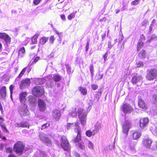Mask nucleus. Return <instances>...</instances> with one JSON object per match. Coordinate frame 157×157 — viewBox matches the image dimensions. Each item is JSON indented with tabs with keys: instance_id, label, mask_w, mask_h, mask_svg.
Wrapping results in <instances>:
<instances>
[{
	"instance_id": "1",
	"label": "nucleus",
	"mask_w": 157,
	"mask_h": 157,
	"mask_svg": "<svg viewBox=\"0 0 157 157\" xmlns=\"http://www.w3.org/2000/svg\"><path fill=\"white\" fill-rule=\"evenodd\" d=\"M83 109L81 108L78 109H75L70 113V114L73 117H75L77 116V113L78 115V117L80 120L81 124L84 126L86 123V114L84 112Z\"/></svg>"
},
{
	"instance_id": "2",
	"label": "nucleus",
	"mask_w": 157,
	"mask_h": 157,
	"mask_svg": "<svg viewBox=\"0 0 157 157\" xmlns=\"http://www.w3.org/2000/svg\"><path fill=\"white\" fill-rule=\"evenodd\" d=\"M27 106L25 104H21L18 108V112L21 117L28 116L29 112L27 109Z\"/></svg>"
},
{
	"instance_id": "3",
	"label": "nucleus",
	"mask_w": 157,
	"mask_h": 157,
	"mask_svg": "<svg viewBox=\"0 0 157 157\" xmlns=\"http://www.w3.org/2000/svg\"><path fill=\"white\" fill-rule=\"evenodd\" d=\"M44 92L43 87L39 86H35L32 90V93L33 95L39 97L42 96Z\"/></svg>"
},
{
	"instance_id": "4",
	"label": "nucleus",
	"mask_w": 157,
	"mask_h": 157,
	"mask_svg": "<svg viewBox=\"0 0 157 157\" xmlns=\"http://www.w3.org/2000/svg\"><path fill=\"white\" fill-rule=\"evenodd\" d=\"M132 124L131 122L127 120L125 121L122 125V132L127 136L128 134L129 129L132 128Z\"/></svg>"
},
{
	"instance_id": "5",
	"label": "nucleus",
	"mask_w": 157,
	"mask_h": 157,
	"mask_svg": "<svg viewBox=\"0 0 157 157\" xmlns=\"http://www.w3.org/2000/svg\"><path fill=\"white\" fill-rule=\"evenodd\" d=\"M24 148V146L22 143L18 142L14 146V150L16 153L19 154H22Z\"/></svg>"
},
{
	"instance_id": "6",
	"label": "nucleus",
	"mask_w": 157,
	"mask_h": 157,
	"mask_svg": "<svg viewBox=\"0 0 157 157\" xmlns=\"http://www.w3.org/2000/svg\"><path fill=\"white\" fill-rule=\"evenodd\" d=\"M157 77V70L156 69H151L147 74L146 78L149 81H152Z\"/></svg>"
},
{
	"instance_id": "7",
	"label": "nucleus",
	"mask_w": 157,
	"mask_h": 157,
	"mask_svg": "<svg viewBox=\"0 0 157 157\" xmlns=\"http://www.w3.org/2000/svg\"><path fill=\"white\" fill-rule=\"evenodd\" d=\"M61 144L62 148L65 151H68L70 150V147L68 141L64 136H63L61 138Z\"/></svg>"
},
{
	"instance_id": "8",
	"label": "nucleus",
	"mask_w": 157,
	"mask_h": 157,
	"mask_svg": "<svg viewBox=\"0 0 157 157\" xmlns=\"http://www.w3.org/2000/svg\"><path fill=\"white\" fill-rule=\"evenodd\" d=\"M31 84L30 79L26 78L23 79L20 83V88L22 89L28 87Z\"/></svg>"
},
{
	"instance_id": "9",
	"label": "nucleus",
	"mask_w": 157,
	"mask_h": 157,
	"mask_svg": "<svg viewBox=\"0 0 157 157\" xmlns=\"http://www.w3.org/2000/svg\"><path fill=\"white\" fill-rule=\"evenodd\" d=\"M121 109L124 113H130L133 110L132 107L129 104L127 103H124Z\"/></svg>"
},
{
	"instance_id": "10",
	"label": "nucleus",
	"mask_w": 157,
	"mask_h": 157,
	"mask_svg": "<svg viewBox=\"0 0 157 157\" xmlns=\"http://www.w3.org/2000/svg\"><path fill=\"white\" fill-rule=\"evenodd\" d=\"M40 139L47 146H50L51 145V141L47 137V136L44 133H41L39 135Z\"/></svg>"
},
{
	"instance_id": "11",
	"label": "nucleus",
	"mask_w": 157,
	"mask_h": 157,
	"mask_svg": "<svg viewBox=\"0 0 157 157\" xmlns=\"http://www.w3.org/2000/svg\"><path fill=\"white\" fill-rule=\"evenodd\" d=\"M0 38L3 39L7 45L10 44L11 42V38L7 34L4 33H0Z\"/></svg>"
},
{
	"instance_id": "12",
	"label": "nucleus",
	"mask_w": 157,
	"mask_h": 157,
	"mask_svg": "<svg viewBox=\"0 0 157 157\" xmlns=\"http://www.w3.org/2000/svg\"><path fill=\"white\" fill-rule=\"evenodd\" d=\"M131 136L134 140H136L139 138L141 135V132L139 130H132L130 132Z\"/></svg>"
},
{
	"instance_id": "13",
	"label": "nucleus",
	"mask_w": 157,
	"mask_h": 157,
	"mask_svg": "<svg viewBox=\"0 0 157 157\" xmlns=\"http://www.w3.org/2000/svg\"><path fill=\"white\" fill-rule=\"evenodd\" d=\"M148 122L149 119L147 117L141 118L140 120V126L141 128L143 129L147 126Z\"/></svg>"
},
{
	"instance_id": "14",
	"label": "nucleus",
	"mask_w": 157,
	"mask_h": 157,
	"mask_svg": "<svg viewBox=\"0 0 157 157\" xmlns=\"http://www.w3.org/2000/svg\"><path fill=\"white\" fill-rule=\"evenodd\" d=\"M143 78V77L141 75L136 74L132 77V82L133 84H136L142 80Z\"/></svg>"
},
{
	"instance_id": "15",
	"label": "nucleus",
	"mask_w": 157,
	"mask_h": 157,
	"mask_svg": "<svg viewBox=\"0 0 157 157\" xmlns=\"http://www.w3.org/2000/svg\"><path fill=\"white\" fill-rule=\"evenodd\" d=\"M27 93L26 92H23L19 94V99L22 104H25L26 101V97Z\"/></svg>"
},
{
	"instance_id": "16",
	"label": "nucleus",
	"mask_w": 157,
	"mask_h": 157,
	"mask_svg": "<svg viewBox=\"0 0 157 157\" xmlns=\"http://www.w3.org/2000/svg\"><path fill=\"white\" fill-rule=\"evenodd\" d=\"M78 122L73 123H68L67 124V128L68 129L71 128H74L75 132L77 131V128H79L80 130L81 128L78 125Z\"/></svg>"
},
{
	"instance_id": "17",
	"label": "nucleus",
	"mask_w": 157,
	"mask_h": 157,
	"mask_svg": "<svg viewBox=\"0 0 157 157\" xmlns=\"http://www.w3.org/2000/svg\"><path fill=\"white\" fill-rule=\"evenodd\" d=\"M52 115L54 118L56 120H58L61 116L60 111L57 109H54L52 111Z\"/></svg>"
},
{
	"instance_id": "18",
	"label": "nucleus",
	"mask_w": 157,
	"mask_h": 157,
	"mask_svg": "<svg viewBox=\"0 0 157 157\" xmlns=\"http://www.w3.org/2000/svg\"><path fill=\"white\" fill-rule=\"evenodd\" d=\"M152 140L149 138H146L143 139V143L145 147L150 148L152 143Z\"/></svg>"
},
{
	"instance_id": "19",
	"label": "nucleus",
	"mask_w": 157,
	"mask_h": 157,
	"mask_svg": "<svg viewBox=\"0 0 157 157\" xmlns=\"http://www.w3.org/2000/svg\"><path fill=\"white\" fill-rule=\"evenodd\" d=\"M38 105L40 111H44L45 109L46 105L43 100L41 99H38Z\"/></svg>"
},
{
	"instance_id": "20",
	"label": "nucleus",
	"mask_w": 157,
	"mask_h": 157,
	"mask_svg": "<svg viewBox=\"0 0 157 157\" xmlns=\"http://www.w3.org/2000/svg\"><path fill=\"white\" fill-rule=\"evenodd\" d=\"M76 132L77 133V136L73 140V142L75 143L79 142L81 140V130H80L78 128H77V131Z\"/></svg>"
},
{
	"instance_id": "21",
	"label": "nucleus",
	"mask_w": 157,
	"mask_h": 157,
	"mask_svg": "<svg viewBox=\"0 0 157 157\" xmlns=\"http://www.w3.org/2000/svg\"><path fill=\"white\" fill-rule=\"evenodd\" d=\"M28 101L29 104L32 106H35L36 104V99L32 95H30L28 97Z\"/></svg>"
},
{
	"instance_id": "22",
	"label": "nucleus",
	"mask_w": 157,
	"mask_h": 157,
	"mask_svg": "<svg viewBox=\"0 0 157 157\" xmlns=\"http://www.w3.org/2000/svg\"><path fill=\"white\" fill-rule=\"evenodd\" d=\"M145 40L144 36H141L139 41L137 45V51H139L142 47L144 44L143 41Z\"/></svg>"
},
{
	"instance_id": "23",
	"label": "nucleus",
	"mask_w": 157,
	"mask_h": 157,
	"mask_svg": "<svg viewBox=\"0 0 157 157\" xmlns=\"http://www.w3.org/2000/svg\"><path fill=\"white\" fill-rule=\"evenodd\" d=\"M139 107L143 109L146 110L147 109V105L145 104L144 101L141 99H139L138 101Z\"/></svg>"
},
{
	"instance_id": "24",
	"label": "nucleus",
	"mask_w": 157,
	"mask_h": 157,
	"mask_svg": "<svg viewBox=\"0 0 157 157\" xmlns=\"http://www.w3.org/2000/svg\"><path fill=\"white\" fill-rule=\"evenodd\" d=\"M46 156V153L43 151L38 150L36 152L34 155L35 157H45Z\"/></svg>"
},
{
	"instance_id": "25",
	"label": "nucleus",
	"mask_w": 157,
	"mask_h": 157,
	"mask_svg": "<svg viewBox=\"0 0 157 157\" xmlns=\"http://www.w3.org/2000/svg\"><path fill=\"white\" fill-rule=\"evenodd\" d=\"M6 87L5 86H3L1 87L0 89V95L2 96V97L4 98L6 95Z\"/></svg>"
},
{
	"instance_id": "26",
	"label": "nucleus",
	"mask_w": 157,
	"mask_h": 157,
	"mask_svg": "<svg viewBox=\"0 0 157 157\" xmlns=\"http://www.w3.org/2000/svg\"><path fill=\"white\" fill-rule=\"evenodd\" d=\"M101 128V124L97 122L95 125L94 129L93 130V132H94L96 133Z\"/></svg>"
},
{
	"instance_id": "27",
	"label": "nucleus",
	"mask_w": 157,
	"mask_h": 157,
	"mask_svg": "<svg viewBox=\"0 0 157 157\" xmlns=\"http://www.w3.org/2000/svg\"><path fill=\"white\" fill-rule=\"evenodd\" d=\"M136 144V143L135 141H131L129 143V147L131 150L133 151L135 149V147Z\"/></svg>"
},
{
	"instance_id": "28",
	"label": "nucleus",
	"mask_w": 157,
	"mask_h": 157,
	"mask_svg": "<svg viewBox=\"0 0 157 157\" xmlns=\"http://www.w3.org/2000/svg\"><path fill=\"white\" fill-rule=\"evenodd\" d=\"M25 49L24 47L20 48L18 52L19 56L21 57H22L23 56V54L25 53Z\"/></svg>"
},
{
	"instance_id": "29",
	"label": "nucleus",
	"mask_w": 157,
	"mask_h": 157,
	"mask_svg": "<svg viewBox=\"0 0 157 157\" xmlns=\"http://www.w3.org/2000/svg\"><path fill=\"white\" fill-rule=\"evenodd\" d=\"M48 39V37H43L40 39V43L41 45H43L47 42Z\"/></svg>"
},
{
	"instance_id": "30",
	"label": "nucleus",
	"mask_w": 157,
	"mask_h": 157,
	"mask_svg": "<svg viewBox=\"0 0 157 157\" xmlns=\"http://www.w3.org/2000/svg\"><path fill=\"white\" fill-rule=\"evenodd\" d=\"M146 52L144 50H143L140 52L139 54V57L140 59H144L145 57Z\"/></svg>"
},
{
	"instance_id": "31",
	"label": "nucleus",
	"mask_w": 157,
	"mask_h": 157,
	"mask_svg": "<svg viewBox=\"0 0 157 157\" xmlns=\"http://www.w3.org/2000/svg\"><path fill=\"white\" fill-rule=\"evenodd\" d=\"M79 90L83 95H86L87 94V91L86 88L81 87L79 88Z\"/></svg>"
},
{
	"instance_id": "32",
	"label": "nucleus",
	"mask_w": 157,
	"mask_h": 157,
	"mask_svg": "<svg viewBox=\"0 0 157 157\" xmlns=\"http://www.w3.org/2000/svg\"><path fill=\"white\" fill-rule=\"evenodd\" d=\"M96 133L94 132H93L90 130H88L86 132V136L89 137H90L92 135L94 136Z\"/></svg>"
},
{
	"instance_id": "33",
	"label": "nucleus",
	"mask_w": 157,
	"mask_h": 157,
	"mask_svg": "<svg viewBox=\"0 0 157 157\" xmlns=\"http://www.w3.org/2000/svg\"><path fill=\"white\" fill-rule=\"evenodd\" d=\"M61 77L58 75H56L52 77V79L55 82H59L61 79Z\"/></svg>"
},
{
	"instance_id": "34",
	"label": "nucleus",
	"mask_w": 157,
	"mask_h": 157,
	"mask_svg": "<svg viewBox=\"0 0 157 157\" xmlns=\"http://www.w3.org/2000/svg\"><path fill=\"white\" fill-rule=\"evenodd\" d=\"M27 69V67H26L24 68L21 71L19 75H18L17 78H21L25 74L26 71Z\"/></svg>"
},
{
	"instance_id": "35",
	"label": "nucleus",
	"mask_w": 157,
	"mask_h": 157,
	"mask_svg": "<svg viewBox=\"0 0 157 157\" xmlns=\"http://www.w3.org/2000/svg\"><path fill=\"white\" fill-rule=\"evenodd\" d=\"M39 35L38 34H35L32 38V41L33 44H36L37 42V38H38Z\"/></svg>"
},
{
	"instance_id": "36",
	"label": "nucleus",
	"mask_w": 157,
	"mask_h": 157,
	"mask_svg": "<svg viewBox=\"0 0 157 157\" xmlns=\"http://www.w3.org/2000/svg\"><path fill=\"white\" fill-rule=\"evenodd\" d=\"M81 149H83L85 148V146L84 143L82 141H80L78 143L77 145Z\"/></svg>"
},
{
	"instance_id": "37",
	"label": "nucleus",
	"mask_w": 157,
	"mask_h": 157,
	"mask_svg": "<svg viewBox=\"0 0 157 157\" xmlns=\"http://www.w3.org/2000/svg\"><path fill=\"white\" fill-rule=\"evenodd\" d=\"M76 13V11L75 13H72L70 15H69L67 17L68 19L69 20H71L72 18H74L75 17Z\"/></svg>"
},
{
	"instance_id": "38",
	"label": "nucleus",
	"mask_w": 157,
	"mask_h": 157,
	"mask_svg": "<svg viewBox=\"0 0 157 157\" xmlns=\"http://www.w3.org/2000/svg\"><path fill=\"white\" fill-rule=\"evenodd\" d=\"M40 58L39 57H36L34 59L33 62H32L31 63H29L28 65L29 66H31L32 64L35 63Z\"/></svg>"
},
{
	"instance_id": "39",
	"label": "nucleus",
	"mask_w": 157,
	"mask_h": 157,
	"mask_svg": "<svg viewBox=\"0 0 157 157\" xmlns=\"http://www.w3.org/2000/svg\"><path fill=\"white\" fill-rule=\"evenodd\" d=\"M88 146L90 149H93L94 148V145L92 142L90 141H88Z\"/></svg>"
},
{
	"instance_id": "40",
	"label": "nucleus",
	"mask_w": 157,
	"mask_h": 157,
	"mask_svg": "<svg viewBox=\"0 0 157 157\" xmlns=\"http://www.w3.org/2000/svg\"><path fill=\"white\" fill-rule=\"evenodd\" d=\"M140 1V0H135L131 3V4L133 5H137L139 3V2Z\"/></svg>"
},
{
	"instance_id": "41",
	"label": "nucleus",
	"mask_w": 157,
	"mask_h": 157,
	"mask_svg": "<svg viewBox=\"0 0 157 157\" xmlns=\"http://www.w3.org/2000/svg\"><path fill=\"white\" fill-rule=\"evenodd\" d=\"M136 67H142L144 66L143 63L141 61H139L138 62L136 63Z\"/></svg>"
},
{
	"instance_id": "42",
	"label": "nucleus",
	"mask_w": 157,
	"mask_h": 157,
	"mask_svg": "<svg viewBox=\"0 0 157 157\" xmlns=\"http://www.w3.org/2000/svg\"><path fill=\"white\" fill-rule=\"evenodd\" d=\"M55 39V38L54 36H52L50 37L49 42L51 44H53Z\"/></svg>"
},
{
	"instance_id": "43",
	"label": "nucleus",
	"mask_w": 157,
	"mask_h": 157,
	"mask_svg": "<svg viewBox=\"0 0 157 157\" xmlns=\"http://www.w3.org/2000/svg\"><path fill=\"white\" fill-rule=\"evenodd\" d=\"M49 125L50 124L48 123H46L45 124H43L41 126V129L42 130L46 128L49 127Z\"/></svg>"
},
{
	"instance_id": "44",
	"label": "nucleus",
	"mask_w": 157,
	"mask_h": 157,
	"mask_svg": "<svg viewBox=\"0 0 157 157\" xmlns=\"http://www.w3.org/2000/svg\"><path fill=\"white\" fill-rule=\"evenodd\" d=\"M103 75V74H99L98 75H97L96 78L97 80H99L102 78Z\"/></svg>"
},
{
	"instance_id": "45",
	"label": "nucleus",
	"mask_w": 157,
	"mask_h": 157,
	"mask_svg": "<svg viewBox=\"0 0 157 157\" xmlns=\"http://www.w3.org/2000/svg\"><path fill=\"white\" fill-rule=\"evenodd\" d=\"M13 88H14V86L12 85H11L9 87L10 90V97H11V98H12V94H13Z\"/></svg>"
},
{
	"instance_id": "46",
	"label": "nucleus",
	"mask_w": 157,
	"mask_h": 157,
	"mask_svg": "<svg viewBox=\"0 0 157 157\" xmlns=\"http://www.w3.org/2000/svg\"><path fill=\"white\" fill-rule=\"evenodd\" d=\"M21 127H27L29 128V126H28V125L25 122H21Z\"/></svg>"
},
{
	"instance_id": "47",
	"label": "nucleus",
	"mask_w": 157,
	"mask_h": 157,
	"mask_svg": "<svg viewBox=\"0 0 157 157\" xmlns=\"http://www.w3.org/2000/svg\"><path fill=\"white\" fill-rule=\"evenodd\" d=\"M152 100L155 103H157V95H154L153 96Z\"/></svg>"
},
{
	"instance_id": "48",
	"label": "nucleus",
	"mask_w": 157,
	"mask_h": 157,
	"mask_svg": "<svg viewBox=\"0 0 157 157\" xmlns=\"http://www.w3.org/2000/svg\"><path fill=\"white\" fill-rule=\"evenodd\" d=\"M90 68L91 75H93L94 74V68L93 65H90Z\"/></svg>"
},
{
	"instance_id": "49",
	"label": "nucleus",
	"mask_w": 157,
	"mask_h": 157,
	"mask_svg": "<svg viewBox=\"0 0 157 157\" xmlns=\"http://www.w3.org/2000/svg\"><path fill=\"white\" fill-rule=\"evenodd\" d=\"M91 87L93 90H96L98 88V86L97 85L92 84L91 85Z\"/></svg>"
},
{
	"instance_id": "50",
	"label": "nucleus",
	"mask_w": 157,
	"mask_h": 157,
	"mask_svg": "<svg viewBox=\"0 0 157 157\" xmlns=\"http://www.w3.org/2000/svg\"><path fill=\"white\" fill-rule=\"evenodd\" d=\"M151 149L153 150H155L157 149V143H156L154 144Z\"/></svg>"
},
{
	"instance_id": "51",
	"label": "nucleus",
	"mask_w": 157,
	"mask_h": 157,
	"mask_svg": "<svg viewBox=\"0 0 157 157\" xmlns=\"http://www.w3.org/2000/svg\"><path fill=\"white\" fill-rule=\"evenodd\" d=\"M38 81L40 82V84H42L45 82L46 80L44 79H39L38 80Z\"/></svg>"
},
{
	"instance_id": "52",
	"label": "nucleus",
	"mask_w": 157,
	"mask_h": 157,
	"mask_svg": "<svg viewBox=\"0 0 157 157\" xmlns=\"http://www.w3.org/2000/svg\"><path fill=\"white\" fill-rule=\"evenodd\" d=\"M40 2V0H34L33 1V4L35 5H38Z\"/></svg>"
},
{
	"instance_id": "53",
	"label": "nucleus",
	"mask_w": 157,
	"mask_h": 157,
	"mask_svg": "<svg viewBox=\"0 0 157 157\" xmlns=\"http://www.w3.org/2000/svg\"><path fill=\"white\" fill-rule=\"evenodd\" d=\"M14 125L15 127H21V122L20 123H16L14 124Z\"/></svg>"
},
{
	"instance_id": "54",
	"label": "nucleus",
	"mask_w": 157,
	"mask_h": 157,
	"mask_svg": "<svg viewBox=\"0 0 157 157\" xmlns=\"http://www.w3.org/2000/svg\"><path fill=\"white\" fill-rule=\"evenodd\" d=\"M6 152L8 153H11L12 151V149L11 148L9 147L6 149Z\"/></svg>"
},
{
	"instance_id": "55",
	"label": "nucleus",
	"mask_w": 157,
	"mask_h": 157,
	"mask_svg": "<svg viewBox=\"0 0 157 157\" xmlns=\"http://www.w3.org/2000/svg\"><path fill=\"white\" fill-rule=\"evenodd\" d=\"M153 133L155 135H157V127H156L153 131Z\"/></svg>"
},
{
	"instance_id": "56",
	"label": "nucleus",
	"mask_w": 157,
	"mask_h": 157,
	"mask_svg": "<svg viewBox=\"0 0 157 157\" xmlns=\"http://www.w3.org/2000/svg\"><path fill=\"white\" fill-rule=\"evenodd\" d=\"M2 129L3 131L5 132H8V131L7 129L5 127V125L2 128Z\"/></svg>"
},
{
	"instance_id": "57",
	"label": "nucleus",
	"mask_w": 157,
	"mask_h": 157,
	"mask_svg": "<svg viewBox=\"0 0 157 157\" xmlns=\"http://www.w3.org/2000/svg\"><path fill=\"white\" fill-rule=\"evenodd\" d=\"M148 23V21L145 20L142 23L143 25H145Z\"/></svg>"
},
{
	"instance_id": "58",
	"label": "nucleus",
	"mask_w": 157,
	"mask_h": 157,
	"mask_svg": "<svg viewBox=\"0 0 157 157\" xmlns=\"http://www.w3.org/2000/svg\"><path fill=\"white\" fill-rule=\"evenodd\" d=\"M89 48V43L87 42V44H86V52H87Z\"/></svg>"
},
{
	"instance_id": "59",
	"label": "nucleus",
	"mask_w": 157,
	"mask_h": 157,
	"mask_svg": "<svg viewBox=\"0 0 157 157\" xmlns=\"http://www.w3.org/2000/svg\"><path fill=\"white\" fill-rule=\"evenodd\" d=\"M108 48L109 49L111 48L112 46L111 42H109L108 43Z\"/></svg>"
},
{
	"instance_id": "60",
	"label": "nucleus",
	"mask_w": 157,
	"mask_h": 157,
	"mask_svg": "<svg viewBox=\"0 0 157 157\" xmlns=\"http://www.w3.org/2000/svg\"><path fill=\"white\" fill-rule=\"evenodd\" d=\"M156 21L155 19H153L152 21V24L151 25L150 27V30H152V27H151V26H152V24H154L155 22Z\"/></svg>"
},
{
	"instance_id": "61",
	"label": "nucleus",
	"mask_w": 157,
	"mask_h": 157,
	"mask_svg": "<svg viewBox=\"0 0 157 157\" xmlns=\"http://www.w3.org/2000/svg\"><path fill=\"white\" fill-rule=\"evenodd\" d=\"M0 110L1 111L2 113L3 112L2 106V105L1 102H0Z\"/></svg>"
},
{
	"instance_id": "62",
	"label": "nucleus",
	"mask_w": 157,
	"mask_h": 157,
	"mask_svg": "<svg viewBox=\"0 0 157 157\" xmlns=\"http://www.w3.org/2000/svg\"><path fill=\"white\" fill-rule=\"evenodd\" d=\"M61 18L63 20H65V17L64 15L62 14L61 15Z\"/></svg>"
},
{
	"instance_id": "63",
	"label": "nucleus",
	"mask_w": 157,
	"mask_h": 157,
	"mask_svg": "<svg viewBox=\"0 0 157 157\" xmlns=\"http://www.w3.org/2000/svg\"><path fill=\"white\" fill-rule=\"evenodd\" d=\"M67 71L68 72H70V67L69 66H67Z\"/></svg>"
},
{
	"instance_id": "64",
	"label": "nucleus",
	"mask_w": 157,
	"mask_h": 157,
	"mask_svg": "<svg viewBox=\"0 0 157 157\" xmlns=\"http://www.w3.org/2000/svg\"><path fill=\"white\" fill-rule=\"evenodd\" d=\"M75 155L77 157H80V155L77 153H75Z\"/></svg>"
}]
</instances>
